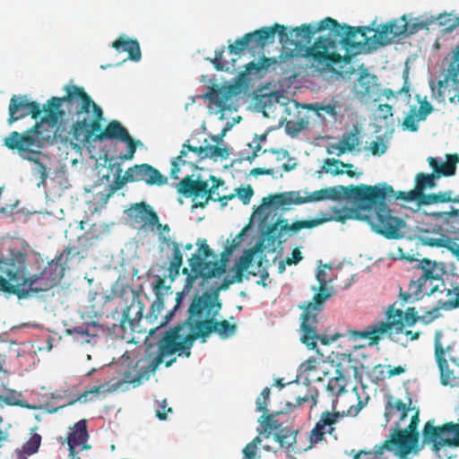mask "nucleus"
Listing matches in <instances>:
<instances>
[{
  "instance_id": "obj_1",
  "label": "nucleus",
  "mask_w": 459,
  "mask_h": 459,
  "mask_svg": "<svg viewBox=\"0 0 459 459\" xmlns=\"http://www.w3.org/2000/svg\"><path fill=\"white\" fill-rule=\"evenodd\" d=\"M75 254L67 247L56 260L48 263L39 274L27 276V255L17 248L11 249L8 255L0 257V295L25 298L28 290L23 287L35 293L49 290L60 282L65 274L64 264Z\"/></svg>"
},
{
  "instance_id": "obj_2",
  "label": "nucleus",
  "mask_w": 459,
  "mask_h": 459,
  "mask_svg": "<svg viewBox=\"0 0 459 459\" xmlns=\"http://www.w3.org/2000/svg\"><path fill=\"white\" fill-rule=\"evenodd\" d=\"M333 18L326 17L318 22L304 23L292 29L290 32L285 27V35L280 42L286 52L282 62L293 63L294 58H304L305 66L314 72H325L333 65L340 64L343 58L342 55L333 52V41L326 36L318 37L312 45L308 46L316 33L327 30L328 26L333 24Z\"/></svg>"
},
{
  "instance_id": "obj_3",
  "label": "nucleus",
  "mask_w": 459,
  "mask_h": 459,
  "mask_svg": "<svg viewBox=\"0 0 459 459\" xmlns=\"http://www.w3.org/2000/svg\"><path fill=\"white\" fill-rule=\"evenodd\" d=\"M419 319L414 307H409L403 312L393 304L385 312V321H377L362 331L348 330V334L353 340H368L370 346L377 345L385 336L393 342H399L396 335L403 333L405 326L413 325Z\"/></svg>"
},
{
  "instance_id": "obj_4",
  "label": "nucleus",
  "mask_w": 459,
  "mask_h": 459,
  "mask_svg": "<svg viewBox=\"0 0 459 459\" xmlns=\"http://www.w3.org/2000/svg\"><path fill=\"white\" fill-rule=\"evenodd\" d=\"M371 187H377L378 196L372 203L360 206L359 210L370 211L372 208H376L377 211L375 214L364 216L363 220L368 221L375 232L387 238H400V229L404 225V221L401 218L392 215L385 202L394 195L393 186L385 183H379Z\"/></svg>"
},
{
  "instance_id": "obj_5",
  "label": "nucleus",
  "mask_w": 459,
  "mask_h": 459,
  "mask_svg": "<svg viewBox=\"0 0 459 459\" xmlns=\"http://www.w3.org/2000/svg\"><path fill=\"white\" fill-rule=\"evenodd\" d=\"M92 117L86 115L77 117V120L70 125L62 118L56 125L55 137L61 142H80L89 143L92 142V135L101 128L104 120L102 108L99 105L91 107Z\"/></svg>"
},
{
  "instance_id": "obj_6",
  "label": "nucleus",
  "mask_w": 459,
  "mask_h": 459,
  "mask_svg": "<svg viewBox=\"0 0 459 459\" xmlns=\"http://www.w3.org/2000/svg\"><path fill=\"white\" fill-rule=\"evenodd\" d=\"M65 95L63 97H52L48 100L44 110L51 125H56L63 117L65 112L62 110L63 103L69 106H75L74 113L77 117L88 115L91 107L97 105L82 87L68 84L64 88Z\"/></svg>"
},
{
  "instance_id": "obj_7",
  "label": "nucleus",
  "mask_w": 459,
  "mask_h": 459,
  "mask_svg": "<svg viewBox=\"0 0 459 459\" xmlns=\"http://www.w3.org/2000/svg\"><path fill=\"white\" fill-rule=\"evenodd\" d=\"M420 422V411L415 410L410 424L404 429H396L387 439L375 448L377 455H383L385 451L393 452L401 458L406 457L412 451L419 450L420 434L417 430Z\"/></svg>"
},
{
  "instance_id": "obj_8",
  "label": "nucleus",
  "mask_w": 459,
  "mask_h": 459,
  "mask_svg": "<svg viewBox=\"0 0 459 459\" xmlns=\"http://www.w3.org/2000/svg\"><path fill=\"white\" fill-rule=\"evenodd\" d=\"M435 420L425 422L421 433V446L429 447L437 457L447 448L459 447V423L453 421L436 425Z\"/></svg>"
},
{
  "instance_id": "obj_9",
  "label": "nucleus",
  "mask_w": 459,
  "mask_h": 459,
  "mask_svg": "<svg viewBox=\"0 0 459 459\" xmlns=\"http://www.w3.org/2000/svg\"><path fill=\"white\" fill-rule=\"evenodd\" d=\"M198 246L199 254H194L188 260L189 266L191 267V273L187 268H184L182 273L186 275L185 289L192 288L195 281L202 277L204 279H210L213 277H219L223 274L226 271L224 263L206 262L204 259L212 256L214 254L207 245L206 239H198L196 242Z\"/></svg>"
},
{
  "instance_id": "obj_10",
  "label": "nucleus",
  "mask_w": 459,
  "mask_h": 459,
  "mask_svg": "<svg viewBox=\"0 0 459 459\" xmlns=\"http://www.w3.org/2000/svg\"><path fill=\"white\" fill-rule=\"evenodd\" d=\"M325 194L326 191H325L324 188L314 191L307 196H302L300 191H289L270 195L269 196L263 198L262 204L255 210L253 216L256 217L258 220L264 221L268 216L266 209L269 207H273L274 210L281 209L288 211L290 210V206L292 204L297 205L325 200Z\"/></svg>"
},
{
  "instance_id": "obj_11",
  "label": "nucleus",
  "mask_w": 459,
  "mask_h": 459,
  "mask_svg": "<svg viewBox=\"0 0 459 459\" xmlns=\"http://www.w3.org/2000/svg\"><path fill=\"white\" fill-rule=\"evenodd\" d=\"M333 24L328 26L327 38L333 41V52L338 53L340 45L346 50H358L361 47H368V27H351L348 24H340L335 19H333Z\"/></svg>"
},
{
  "instance_id": "obj_12",
  "label": "nucleus",
  "mask_w": 459,
  "mask_h": 459,
  "mask_svg": "<svg viewBox=\"0 0 459 459\" xmlns=\"http://www.w3.org/2000/svg\"><path fill=\"white\" fill-rule=\"evenodd\" d=\"M284 31L285 26L278 23H274L271 27H262L236 39L234 44H230L228 47L229 52L239 55L245 50H248L255 54L262 51L265 46L272 44L276 33L279 35V39L282 40V37L285 35Z\"/></svg>"
},
{
  "instance_id": "obj_13",
  "label": "nucleus",
  "mask_w": 459,
  "mask_h": 459,
  "mask_svg": "<svg viewBox=\"0 0 459 459\" xmlns=\"http://www.w3.org/2000/svg\"><path fill=\"white\" fill-rule=\"evenodd\" d=\"M44 119L37 122L32 127L21 134L16 131L10 133L4 141V145L10 150H17L22 159L38 163L41 152L30 150V147L37 145L39 136L41 134L40 127Z\"/></svg>"
},
{
  "instance_id": "obj_14",
  "label": "nucleus",
  "mask_w": 459,
  "mask_h": 459,
  "mask_svg": "<svg viewBox=\"0 0 459 459\" xmlns=\"http://www.w3.org/2000/svg\"><path fill=\"white\" fill-rule=\"evenodd\" d=\"M210 180L212 182V186L208 185V181L202 180L199 178L193 179L192 176H186L177 185L178 192L185 197H199L205 196L204 202H199L193 205V207L204 208L208 202L218 194L216 190L224 184V181L216 178L215 176H210Z\"/></svg>"
},
{
  "instance_id": "obj_15",
  "label": "nucleus",
  "mask_w": 459,
  "mask_h": 459,
  "mask_svg": "<svg viewBox=\"0 0 459 459\" xmlns=\"http://www.w3.org/2000/svg\"><path fill=\"white\" fill-rule=\"evenodd\" d=\"M376 188L368 185L360 184L358 186L350 185L348 186H336L325 188V191H326V199L336 201L344 198L359 209L360 206L372 203L378 196V192Z\"/></svg>"
},
{
  "instance_id": "obj_16",
  "label": "nucleus",
  "mask_w": 459,
  "mask_h": 459,
  "mask_svg": "<svg viewBox=\"0 0 459 459\" xmlns=\"http://www.w3.org/2000/svg\"><path fill=\"white\" fill-rule=\"evenodd\" d=\"M419 268L421 270V274L417 280L411 281L409 292H401L400 294L403 301H407L411 296L419 299L420 294H427L429 291V287L433 286L432 282L439 281L444 273L442 266L428 258H424L420 262Z\"/></svg>"
},
{
  "instance_id": "obj_17",
  "label": "nucleus",
  "mask_w": 459,
  "mask_h": 459,
  "mask_svg": "<svg viewBox=\"0 0 459 459\" xmlns=\"http://www.w3.org/2000/svg\"><path fill=\"white\" fill-rule=\"evenodd\" d=\"M344 416V412L338 411L325 410L322 411L316 424L308 433L310 446L325 441L327 435L334 440H337L339 437L338 425Z\"/></svg>"
},
{
  "instance_id": "obj_18",
  "label": "nucleus",
  "mask_w": 459,
  "mask_h": 459,
  "mask_svg": "<svg viewBox=\"0 0 459 459\" xmlns=\"http://www.w3.org/2000/svg\"><path fill=\"white\" fill-rule=\"evenodd\" d=\"M104 140H119L126 143L127 145V152L125 154H121L119 159L125 160H131L136 152L137 145H142V142L134 140L129 134L127 129L122 126L117 120L110 121L102 130V127L99 132H96L92 135V141L102 142Z\"/></svg>"
},
{
  "instance_id": "obj_19",
  "label": "nucleus",
  "mask_w": 459,
  "mask_h": 459,
  "mask_svg": "<svg viewBox=\"0 0 459 459\" xmlns=\"http://www.w3.org/2000/svg\"><path fill=\"white\" fill-rule=\"evenodd\" d=\"M332 219V216L325 215L323 218H316L307 221H296L291 224L288 223L287 219H278L268 228V239L272 240L273 243L276 242L278 245H281L287 240V238L285 237L286 232L296 233L302 229H312L325 222L330 221Z\"/></svg>"
},
{
  "instance_id": "obj_20",
  "label": "nucleus",
  "mask_w": 459,
  "mask_h": 459,
  "mask_svg": "<svg viewBox=\"0 0 459 459\" xmlns=\"http://www.w3.org/2000/svg\"><path fill=\"white\" fill-rule=\"evenodd\" d=\"M319 291L314 295L313 302H307L304 305H299V307L303 309L304 312L301 315V327L307 332V335L304 337L306 341L313 339L316 335L313 333L311 325L317 323V316L323 309L324 302L331 297V293L327 290L326 279H319Z\"/></svg>"
},
{
  "instance_id": "obj_21",
  "label": "nucleus",
  "mask_w": 459,
  "mask_h": 459,
  "mask_svg": "<svg viewBox=\"0 0 459 459\" xmlns=\"http://www.w3.org/2000/svg\"><path fill=\"white\" fill-rule=\"evenodd\" d=\"M432 296L437 305L429 312L431 319L437 316L438 310H452L459 307V285L455 283L446 284L441 281L440 284L429 287L427 293Z\"/></svg>"
},
{
  "instance_id": "obj_22",
  "label": "nucleus",
  "mask_w": 459,
  "mask_h": 459,
  "mask_svg": "<svg viewBox=\"0 0 459 459\" xmlns=\"http://www.w3.org/2000/svg\"><path fill=\"white\" fill-rule=\"evenodd\" d=\"M243 280H237V274L235 273L232 278L225 277L221 284L212 291H205L200 296H195L192 300L193 314L201 313L203 310L206 311L207 315H214V313L220 312L222 306L219 299L220 291L227 290L234 282L240 283Z\"/></svg>"
},
{
  "instance_id": "obj_23",
  "label": "nucleus",
  "mask_w": 459,
  "mask_h": 459,
  "mask_svg": "<svg viewBox=\"0 0 459 459\" xmlns=\"http://www.w3.org/2000/svg\"><path fill=\"white\" fill-rule=\"evenodd\" d=\"M184 329V325H178L169 331H167L162 338L158 342L159 351L149 363L151 370H155L163 363L166 357L171 356L177 352L180 354L179 340L182 338L181 331Z\"/></svg>"
},
{
  "instance_id": "obj_24",
  "label": "nucleus",
  "mask_w": 459,
  "mask_h": 459,
  "mask_svg": "<svg viewBox=\"0 0 459 459\" xmlns=\"http://www.w3.org/2000/svg\"><path fill=\"white\" fill-rule=\"evenodd\" d=\"M442 338V331H437L434 337L435 360L439 369L441 384L443 385H452L456 377L455 376L454 369L449 368V363L446 359V355L450 353L452 349L449 345L446 347L444 346Z\"/></svg>"
},
{
  "instance_id": "obj_25",
  "label": "nucleus",
  "mask_w": 459,
  "mask_h": 459,
  "mask_svg": "<svg viewBox=\"0 0 459 459\" xmlns=\"http://www.w3.org/2000/svg\"><path fill=\"white\" fill-rule=\"evenodd\" d=\"M42 113L40 105L36 101H29L25 95H13L9 104V124L31 115L33 119H37Z\"/></svg>"
},
{
  "instance_id": "obj_26",
  "label": "nucleus",
  "mask_w": 459,
  "mask_h": 459,
  "mask_svg": "<svg viewBox=\"0 0 459 459\" xmlns=\"http://www.w3.org/2000/svg\"><path fill=\"white\" fill-rule=\"evenodd\" d=\"M218 314L219 312L214 313V315H207L204 310L198 314H193L191 303L188 307V316L182 325H184V326L186 325H188L190 330L194 332L198 338L204 340L214 332V318Z\"/></svg>"
},
{
  "instance_id": "obj_27",
  "label": "nucleus",
  "mask_w": 459,
  "mask_h": 459,
  "mask_svg": "<svg viewBox=\"0 0 459 459\" xmlns=\"http://www.w3.org/2000/svg\"><path fill=\"white\" fill-rule=\"evenodd\" d=\"M116 315L120 316L117 318V323L113 324L112 330L117 334L120 333L124 336L128 330L133 331L134 323L141 319L142 307L133 302L121 310L116 307L112 312V316L115 318Z\"/></svg>"
},
{
  "instance_id": "obj_28",
  "label": "nucleus",
  "mask_w": 459,
  "mask_h": 459,
  "mask_svg": "<svg viewBox=\"0 0 459 459\" xmlns=\"http://www.w3.org/2000/svg\"><path fill=\"white\" fill-rule=\"evenodd\" d=\"M128 169V177L132 178L133 182H144L148 186H158L168 184V178L148 163L136 164Z\"/></svg>"
},
{
  "instance_id": "obj_29",
  "label": "nucleus",
  "mask_w": 459,
  "mask_h": 459,
  "mask_svg": "<svg viewBox=\"0 0 459 459\" xmlns=\"http://www.w3.org/2000/svg\"><path fill=\"white\" fill-rule=\"evenodd\" d=\"M88 438L87 421L86 420H81L71 429L67 438L70 459H81L77 456V447L81 451L91 448V446L87 444Z\"/></svg>"
},
{
  "instance_id": "obj_30",
  "label": "nucleus",
  "mask_w": 459,
  "mask_h": 459,
  "mask_svg": "<svg viewBox=\"0 0 459 459\" xmlns=\"http://www.w3.org/2000/svg\"><path fill=\"white\" fill-rule=\"evenodd\" d=\"M127 215L133 222L143 223V228H148L151 230H153L154 224L158 223L157 212L145 202L137 203L132 205L127 212Z\"/></svg>"
},
{
  "instance_id": "obj_31",
  "label": "nucleus",
  "mask_w": 459,
  "mask_h": 459,
  "mask_svg": "<svg viewBox=\"0 0 459 459\" xmlns=\"http://www.w3.org/2000/svg\"><path fill=\"white\" fill-rule=\"evenodd\" d=\"M435 92L440 102L447 100L451 103H459V76H455L450 71H446L444 79L438 81Z\"/></svg>"
},
{
  "instance_id": "obj_32",
  "label": "nucleus",
  "mask_w": 459,
  "mask_h": 459,
  "mask_svg": "<svg viewBox=\"0 0 459 459\" xmlns=\"http://www.w3.org/2000/svg\"><path fill=\"white\" fill-rule=\"evenodd\" d=\"M278 64L275 57L262 56L258 62L251 61L245 65V70L238 74V81L243 83L247 82L250 81V75L261 78L268 72L271 65Z\"/></svg>"
},
{
  "instance_id": "obj_33",
  "label": "nucleus",
  "mask_w": 459,
  "mask_h": 459,
  "mask_svg": "<svg viewBox=\"0 0 459 459\" xmlns=\"http://www.w3.org/2000/svg\"><path fill=\"white\" fill-rule=\"evenodd\" d=\"M101 331V326L94 321L67 329L68 334L81 344L95 343Z\"/></svg>"
},
{
  "instance_id": "obj_34",
  "label": "nucleus",
  "mask_w": 459,
  "mask_h": 459,
  "mask_svg": "<svg viewBox=\"0 0 459 459\" xmlns=\"http://www.w3.org/2000/svg\"><path fill=\"white\" fill-rule=\"evenodd\" d=\"M376 22L368 26V48H377L390 44L396 37L392 32V26L394 24L385 23L380 28H375Z\"/></svg>"
},
{
  "instance_id": "obj_35",
  "label": "nucleus",
  "mask_w": 459,
  "mask_h": 459,
  "mask_svg": "<svg viewBox=\"0 0 459 459\" xmlns=\"http://www.w3.org/2000/svg\"><path fill=\"white\" fill-rule=\"evenodd\" d=\"M411 400L409 399L408 403H403L400 399H395L392 394L385 395V412L384 416L385 421L388 422L396 414L399 413V420L403 421L408 416V412L411 410H415V408L411 409Z\"/></svg>"
},
{
  "instance_id": "obj_36",
  "label": "nucleus",
  "mask_w": 459,
  "mask_h": 459,
  "mask_svg": "<svg viewBox=\"0 0 459 459\" xmlns=\"http://www.w3.org/2000/svg\"><path fill=\"white\" fill-rule=\"evenodd\" d=\"M237 85L212 89L206 93L205 98L215 104L219 110L224 111L229 107V100L238 93Z\"/></svg>"
},
{
  "instance_id": "obj_37",
  "label": "nucleus",
  "mask_w": 459,
  "mask_h": 459,
  "mask_svg": "<svg viewBox=\"0 0 459 459\" xmlns=\"http://www.w3.org/2000/svg\"><path fill=\"white\" fill-rule=\"evenodd\" d=\"M144 360H138L136 364L122 373L123 382L133 384L134 386L139 385L143 380L149 379L150 376L155 372L151 370L150 363L143 364Z\"/></svg>"
},
{
  "instance_id": "obj_38",
  "label": "nucleus",
  "mask_w": 459,
  "mask_h": 459,
  "mask_svg": "<svg viewBox=\"0 0 459 459\" xmlns=\"http://www.w3.org/2000/svg\"><path fill=\"white\" fill-rule=\"evenodd\" d=\"M112 47L121 52H127L128 58L132 61H139L142 57L139 42L136 39H129L126 35L119 36Z\"/></svg>"
},
{
  "instance_id": "obj_39",
  "label": "nucleus",
  "mask_w": 459,
  "mask_h": 459,
  "mask_svg": "<svg viewBox=\"0 0 459 459\" xmlns=\"http://www.w3.org/2000/svg\"><path fill=\"white\" fill-rule=\"evenodd\" d=\"M428 161L437 178L441 176L450 177L455 174L459 156L456 153L449 154L447 155V160L441 163L432 157L429 158Z\"/></svg>"
},
{
  "instance_id": "obj_40",
  "label": "nucleus",
  "mask_w": 459,
  "mask_h": 459,
  "mask_svg": "<svg viewBox=\"0 0 459 459\" xmlns=\"http://www.w3.org/2000/svg\"><path fill=\"white\" fill-rule=\"evenodd\" d=\"M377 77L367 70L360 73L358 79V92L367 98H373L378 91Z\"/></svg>"
},
{
  "instance_id": "obj_41",
  "label": "nucleus",
  "mask_w": 459,
  "mask_h": 459,
  "mask_svg": "<svg viewBox=\"0 0 459 459\" xmlns=\"http://www.w3.org/2000/svg\"><path fill=\"white\" fill-rule=\"evenodd\" d=\"M159 242L172 249L173 255L169 261V269L170 272H174L176 274H178L183 264V255L179 244L171 240L170 236H165L163 234L159 235Z\"/></svg>"
},
{
  "instance_id": "obj_42",
  "label": "nucleus",
  "mask_w": 459,
  "mask_h": 459,
  "mask_svg": "<svg viewBox=\"0 0 459 459\" xmlns=\"http://www.w3.org/2000/svg\"><path fill=\"white\" fill-rule=\"evenodd\" d=\"M152 290L156 296V299L152 304L151 310L152 314H159L165 306L164 295H172V291H169L170 288L165 285V280L161 277H158L152 282Z\"/></svg>"
},
{
  "instance_id": "obj_43",
  "label": "nucleus",
  "mask_w": 459,
  "mask_h": 459,
  "mask_svg": "<svg viewBox=\"0 0 459 459\" xmlns=\"http://www.w3.org/2000/svg\"><path fill=\"white\" fill-rule=\"evenodd\" d=\"M189 148H197L196 146H192L189 144V141L185 143L182 146V149L179 152V155H178L176 158H174L171 160V169H170V178L173 179L178 178V173L180 171V167L185 166L186 164L193 165L192 161H188L186 160L187 154L189 152H192L189 150Z\"/></svg>"
},
{
  "instance_id": "obj_44",
  "label": "nucleus",
  "mask_w": 459,
  "mask_h": 459,
  "mask_svg": "<svg viewBox=\"0 0 459 459\" xmlns=\"http://www.w3.org/2000/svg\"><path fill=\"white\" fill-rule=\"evenodd\" d=\"M317 323H313L311 325V328L313 330V333L314 335H316L315 337H313V339H309L307 341H306L304 339V337L307 335V332L305 331V329L303 327L300 326L301 328V331H302V336H301V342L307 345V347L310 350H314L316 347V341H320L321 343L323 345H329L330 343L333 342L335 340H337L341 334H334L333 336L332 337H328L326 335H320L317 331H316V325Z\"/></svg>"
},
{
  "instance_id": "obj_45",
  "label": "nucleus",
  "mask_w": 459,
  "mask_h": 459,
  "mask_svg": "<svg viewBox=\"0 0 459 459\" xmlns=\"http://www.w3.org/2000/svg\"><path fill=\"white\" fill-rule=\"evenodd\" d=\"M255 250L250 248L244 251L234 264V271L237 274V280H244V272L251 265L254 260Z\"/></svg>"
},
{
  "instance_id": "obj_46",
  "label": "nucleus",
  "mask_w": 459,
  "mask_h": 459,
  "mask_svg": "<svg viewBox=\"0 0 459 459\" xmlns=\"http://www.w3.org/2000/svg\"><path fill=\"white\" fill-rule=\"evenodd\" d=\"M192 152L203 155L204 158L214 159L221 158L226 159L229 155L226 148H221L217 145L198 146V148H189Z\"/></svg>"
},
{
  "instance_id": "obj_47",
  "label": "nucleus",
  "mask_w": 459,
  "mask_h": 459,
  "mask_svg": "<svg viewBox=\"0 0 459 459\" xmlns=\"http://www.w3.org/2000/svg\"><path fill=\"white\" fill-rule=\"evenodd\" d=\"M437 178L436 174L419 173L415 179V189L418 192V197L420 198L422 192L426 188H433L436 186L435 179Z\"/></svg>"
},
{
  "instance_id": "obj_48",
  "label": "nucleus",
  "mask_w": 459,
  "mask_h": 459,
  "mask_svg": "<svg viewBox=\"0 0 459 459\" xmlns=\"http://www.w3.org/2000/svg\"><path fill=\"white\" fill-rule=\"evenodd\" d=\"M341 141L349 152L353 151L360 143L358 126H354L351 132L343 134Z\"/></svg>"
},
{
  "instance_id": "obj_49",
  "label": "nucleus",
  "mask_w": 459,
  "mask_h": 459,
  "mask_svg": "<svg viewBox=\"0 0 459 459\" xmlns=\"http://www.w3.org/2000/svg\"><path fill=\"white\" fill-rule=\"evenodd\" d=\"M106 385H107L106 384L105 385H94V386L91 387L89 390L84 391L83 393H82L77 397V399L70 401L67 404L68 405H73L76 402L87 403L89 401H91L93 399L92 398L93 395H99L100 393L108 391V389H106Z\"/></svg>"
},
{
  "instance_id": "obj_50",
  "label": "nucleus",
  "mask_w": 459,
  "mask_h": 459,
  "mask_svg": "<svg viewBox=\"0 0 459 459\" xmlns=\"http://www.w3.org/2000/svg\"><path fill=\"white\" fill-rule=\"evenodd\" d=\"M237 325L230 324L227 320H214V333H218L221 338H228L235 333Z\"/></svg>"
},
{
  "instance_id": "obj_51",
  "label": "nucleus",
  "mask_w": 459,
  "mask_h": 459,
  "mask_svg": "<svg viewBox=\"0 0 459 459\" xmlns=\"http://www.w3.org/2000/svg\"><path fill=\"white\" fill-rule=\"evenodd\" d=\"M459 17H454L451 14H440L437 17V22L439 25L444 26L443 32L444 33H449L452 32L456 28H459V25H457V22H455Z\"/></svg>"
},
{
  "instance_id": "obj_52",
  "label": "nucleus",
  "mask_w": 459,
  "mask_h": 459,
  "mask_svg": "<svg viewBox=\"0 0 459 459\" xmlns=\"http://www.w3.org/2000/svg\"><path fill=\"white\" fill-rule=\"evenodd\" d=\"M421 119H419L417 115L416 107H412L410 110V113L405 117L403 122V126L404 129H407L411 132H416L419 129L418 122Z\"/></svg>"
},
{
  "instance_id": "obj_53",
  "label": "nucleus",
  "mask_w": 459,
  "mask_h": 459,
  "mask_svg": "<svg viewBox=\"0 0 459 459\" xmlns=\"http://www.w3.org/2000/svg\"><path fill=\"white\" fill-rule=\"evenodd\" d=\"M325 172L331 173L332 175H340L343 174L344 171L339 169V166L345 167V168H352V164H346L342 162L340 160H335L333 158L332 159H326L325 161Z\"/></svg>"
},
{
  "instance_id": "obj_54",
  "label": "nucleus",
  "mask_w": 459,
  "mask_h": 459,
  "mask_svg": "<svg viewBox=\"0 0 459 459\" xmlns=\"http://www.w3.org/2000/svg\"><path fill=\"white\" fill-rule=\"evenodd\" d=\"M446 71H450L455 76H459V43L449 54V63Z\"/></svg>"
},
{
  "instance_id": "obj_55",
  "label": "nucleus",
  "mask_w": 459,
  "mask_h": 459,
  "mask_svg": "<svg viewBox=\"0 0 459 459\" xmlns=\"http://www.w3.org/2000/svg\"><path fill=\"white\" fill-rule=\"evenodd\" d=\"M198 337L196 334L192 332L191 333L186 334L185 337L182 336V338L179 340V348H180V354H184L185 357L188 358L191 355L190 349L194 343V342Z\"/></svg>"
},
{
  "instance_id": "obj_56",
  "label": "nucleus",
  "mask_w": 459,
  "mask_h": 459,
  "mask_svg": "<svg viewBox=\"0 0 459 459\" xmlns=\"http://www.w3.org/2000/svg\"><path fill=\"white\" fill-rule=\"evenodd\" d=\"M262 418L264 419V420L262 421L263 428L264 429L265 432L268 431V433L266 434L267 437H270L271 430H276L281 428V424L279 423V421L277 420L274 419L273 414H269V413L264 414L263 413Z\"/></svg>"
},
{
  "instance_id": "obj_57",
  "label": "nucleus",
  "mask_w": 459,
  "mask_h": 459,
  "mask_svg": "<svg viewBox=\"0 0 459 459\" xmlns=\"http://www.w3.org/2000/svg\"><path fill=\"white\" fill-rule=\"evenodd\" d=\"M271 390L269 387H265L262 390L261 394L256 398V409L258 411L263 412L264 414L268 413L267 403L270 398Z\"/></svg>"
},
{
  "instance_id": "obj_58",
  "label": "nucleus",
  "mask_w": 459,
  "mask_h": 459,
  "mask_svg": "<svg viewBox=\"0 0 459 459\" xmlns=\"http://www.w3.org/2000/svg\"><path fill=\"white\" fill-rule=\"evenodd\" d=\"M225 47H222L221 49L215 50V56L213 58H207L213 65L217 71H228L230 69L229 66L225 65L223 61V54H224Z\"/></svg>"
},
{
  "instance_id": "obj_59",
  "label": "nucleus",
  "mask_w": 459,
  "mask_h": 459,
  "mask_svg": "<svg viewBox=\"0 0 459 459\" xmlns=\"http://www.w3.org/2000/svg\"><path fill=\"white\" fill-rule=\"evenodd\" d=\"M235 195L241 200L244 204H249L252 196L254 195V190L250 185L246 187H238L235 189Z\"/></svg>"
},
{
  "instance_id": "obj_60",
  "label": "nucleus",
  "mask_w": 459,
  "mask_h": 459,
  "mask_svg": "<svg viewBox=\"0 0 459 459\" xmlns=\"http://www.w3.org/2000/svg\"><path fill=\"white\" fill-rule=\"evenodd\" d=\"M387 23L394 24V26H392V32L394 34L396 38L404 35V33L406 32L405 15L402 16L400 19L388 22Z\"/></svg>"
},
{
  "instance_id": "obj_61",
  "label": "nucleus",
  "mask_w": 459,
  "mask_h": 459,
  "mask_svg": "<svg viewBox=\"0 0 459 459\" xmlns=\"http://www.w3.org/2000/svg\"><path fill=\"white\" fill-rule=\"evenodd\" d=\"M33 171L34 175L39 176V182H38L37 186L40 187L45 185L48 177L46 166L42 162L39 161L35 164Z\"/></svg>"
},
{
  "instance_id": "obj_62",
  "label": "nucleus",
  "mask_w": 459,
  "mask_h": 459,
  "mask_svg": "<svg viewBox=\"0 0 459 459\" xmlns=\"http://www.w3.org/2000/svg\"><path fill=\"white\" fill-rule=\"evenodd\" d=\"M423 29H428V22H408L406 20V32L404 35H413Z\"/></svg>"
},
{
  "instance_id": "obj_63",
  "label": "nucleus",
  "mask_w": 459,
  "mask_h": 459,
  "mask_svg": "<svg viewBox=\"0 0 459 459\" xmlns=\"http://www.w3.org/2000/svg\"><path fill=\"white\" fill-rule=\"evenodd\" d=\"M40 441H41V437L38 434H35L24 445V446H23L24 451L29 455H32V454L36 453L39 447Z\"/></svg>"
},
{
  "instance_id": "obj_64",
  "label": "nucleus",
  "mask_w": 459,
  "mask_h": 459,
  "mask_svg": "<svg viewBox=\"0 0 459 459\" xmlns=\"http://www.w3.org/2000/svg\"><path fill=\"white\" fill-rule=\"evenodd\" d=\"M433 111L432 105L427 101L423 100L420 102V108L417 112L419 119L425 120L427 116L429 115Z\"/></svg>"
}]
</instances>
